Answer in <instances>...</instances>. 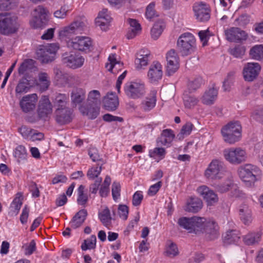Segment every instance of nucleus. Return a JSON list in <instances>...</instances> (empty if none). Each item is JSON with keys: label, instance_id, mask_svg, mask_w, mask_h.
<instances>
[{"label": "nucleus", "instance_id": "c9c22d12", "mask_svg": "<svg viewBox=\"0 0 263 263\" xmlns=\"http://www.w3.org/2000/svg\"><path fill=\"white\" fill-rule=\"evenodd\" d=\"M261 236L259 232H251L243 236V241L247 245L258 243L260 240Z\"/></svg>", "mask_w": 263, "mask_h": 263}, {"label": "nucleus", "instance_id": "a18cd8bd", "mask_svg": "<svg viewBox=\"0 0 263 263\" xmlns=\"http://www.w3.org/2000/svg\"><path fill=\"white\" fill-rule=\"evenodd\" d=\"M14 155L17 158L18 162L26 160L27 154L25 146L21 145L17 146L15 149Z\"/></svg>", "mask_w": 263, "mask_h": 263}, {"label": "nucleus", "instance_id": "58836bf2", "mask_svg": "<svg viewBox=\"0 0 263 263\" xmlns=\"http://www.w3.org/2000/svg\"><path fill=\"white\" fill-rule=\"evenodd\" d=\"M35 61L32 59H26L21 64L18 72L20 75L24 74L26 72L32 70L34 66Z\"/></svg>", "mask_w": 263, "mask_h": 263}, {"label": "nucleus", "instance_id": "5701e85b", "mask_svg": "<svg viewBox=\"0 0 263 263\" xmlns=\"http://www.w3.org/2000/svg\"><path fill=\"white\" fill-rule=\"evenodd\" d=\"M103 106L108 111H114L119 105L117 96L112 92L108 93L103 100Z\"/></svg>", "mask_w": 263, "mask_h": 263}, {"label": "nucleus", "instance_id": "f8f14e48", "mask_svg": "<svg viewBox=\"0 0 263 263\" xmlns=\"http://www.w3.org/2000/svg\"><path fill=\"white\" fill-rule=\"evenodd\" d=\"M261 67L260 65L256 62L247 63L243 69V76L245 80L248 82H252L258 77Z\"/></svg>", "mask_w": 263, "mask_h": 263}, {"label": "nucleus", "instance_id": "f257e3e1", "mask_svg": "<svg viewBox=\"0 0 263 263\" xmlns=\"http://www.w3.org/2000/svg\"><path fill=\"white\" fill-rule=\"evenodd\" d=\"M178 224L189 233L196 235L204 233L205 238L208 241L214 240L220 236L217 223L213 221H207L204 217H180L178 220Z\"/></svg>", "mask_w": 263, "mask_h": 263}, {"label": "nucleus", "instance_id": "a19ab883", "mask_svg": "<svg viewBox=\"0 0 263 263\" xmlns=\"http://www.w3.org/2000/svg\"><path fill=\"white\" fill-rule=\"evenodd\" d=\"M22 200L23 195L22 193H18L16 194L15 198L14 199L13 201L11 203L10 206L11 211L12 212L15 213V214H17L18 213L22 205Z\"/></svg>", "mask_w": 263, "mask_h": 263}, {"label": "nucleus", "instance_id": "e2e57ef3", "mask_svg": "<svg viewBox=\"0 0 263 263\" xmlns=\"http://www.w3.org/2000/svg\"><path fill=\"white\" fill-rule=\"evenodd\" d=\"M108 61L110 63L106 64V67H108V70L109 71H112V69L115 67L117 65L120 64L119 62L117 61L115 54L110 55L108 57Z\"/></svg>", "mask_w": 263, "mask_h": 263}, {"label": "nucleus", "instance_id": "09e8293b", "mask_svg": "<svg viewBox=\"0 0 263 263\" xmlns=\"http://www.w3.org/2000/svg\"><path fill=\"white\" fill-rule=\"evenodd\" d=\"M99 217L104 226L109 225L111 219L109 210L107 208L103 210L102 213L99 214Z\"/></svg>", "mask_w": 263, "mask_h": 263}, {"label": "nucleus", "instance_id": "e433bc0d", "mask_svg": "<svg viewBox=\"0 0 263 263\" xmlns=\"http://www.w3.org/2000/svg\"><path fill=\"white\" fill-rule=\"evenodd\" d=\"M50 84L49 77L47 73L41 72L39 74L38 86L42 91L47 90Z\"/></svg>", "mask_w": 263, "mask_h": 263}, {"label": "nucleus", "instance_id": "c756f323", "mask_svg": "<svg viewBox=\"0 0 263 263\" xmlns=\"http://www.w3.org/2000/svg\"><path fill=\"white\" fill-rule=\"evenodd\" d=\"M79 109L83 115L88 116L90 119L96 118L100 113V107L96 104L91 106L89 108L82 106Z\"/></svg>", "mask_w": 263, "mask_h": 263}, {"label": "nucleus", "instance_id": "7ed1b4c3", "mask_svg": "<svg viewBox=\"0 0 263 263\" xmlns=\"http://www.w3.org/2000/svg\"><path fill=\"white\" fill-rule=\"evenodd\" d=\"M238 174L246 186H252L260 178L261 171L257 166L247 164L239 168Z\"/></svg>", "mask_w": 263, "mask_h": 263}, {"label": "nucleus", "instance_id": "c03bdc74", "mask_svg": "<svg viewBox=\"0 0 263 263\" xmlns=\"http://www.w3.org/2000/svg\"><path fill=\"white\" fill-rule=\"evenodd\" d=\"M178 254L179 251L177 245L174 242H167L164 252L165 255L170 257H173L177 256Z\"/></svg>", "mask_w": 263, "mask_h": 263}, {"label": "nucleus", "instance_id": "72a5a7b5", "mask_svg": "<svg viewBox=\"0 0 263 263\" xmlns=\"http://www.w3.org/2000/svg\"><path fill=\"white\" fill-rule=\"evenodd\" d=\"M249 55L254 60H263V45H256L252 47L249 51Z\"/></svg>", "mask_w": 263, "mask_h": 263}, {"label": "nucleus", "instance_id": "1a4fd4ad", "mask_svg": "<svg viewBox=\"0 0 263 263\" xmlns=\"http://www.w3.org/2000/svg\"><path fill=\"white\" fill-rule=\"evenodd\" d=\"M48 21L46 9L39 6L33 11V17L30 21V25L34 29L42 28L47 24Z\"/></svg>", "mask_w": 263, "mask_h": 263}, {"label": "nucleus", "instance_id": "864d4df0", "mask_svg": "<svg viewBox=\"0 0 263 263\" xmlns=\"http://www.w3.org/2000/svg\"><path fill=\"white\" fill-rule=\"evenodd\" d=\"M88 155L93 162H102V163L100 164V165H102L103 164L106 163V161H104L100 157L98 153V150L95 148L89 149L88 151Z\"/></svg>", "mask_w": 263, "mask_h": 263}, {"label": "nucleus", "instance_id": "aec40b11", "mask_svg": "<svg viewBox=\"0 0 263 263\" xmlns=\"http://www.w3.org/2000/svg\"><path fill=\"white\" fill-rule=\"evenodd\" d=\"M52 112V105L48 96H44L41 98L37 112L40 118L45 119Z\"/></svg>", "mask_w": 263, "mask_h": 263}, {"label": "nucleus", "instance_id": "0e129e2a", "mask_svg": "<svg viewBox=\"0 0 263 263\" xmlns=\"http://www.w3.org/2000/svg\"><path fill=\"white\" fill-rule=\"evenodd\" d=\"M198 35L201 41L202 42L203 46H205L207 44L209 38L210 31L208 29L200 31Z\"/></svg>", "mask_w": 263, "mask_h": 263}, {"label": "nucleus", "instance_id": "6e6d98bb", "mask_svg": "<svg viewBox=\"0 0 263 263\" xmlns=\"http://www.w3.org/2000/svg\"><path fill=\"white\" fill-rule=\"evenodd\" d=\"M246 49L245 47L238 45L233 49H231L230 53L235 58H241L245 53Z\"/></svg>", "mask_w": 263, "mask_h": 263}, {"label": "nucleus", "instance_id": "bf43d9fd", "mask_svg": "<svg viewBox=\"0 0 263 263\" xmlns=\"http://www.w3.org/2000/svg\"><path fill=\"white\" fill-rule=\"evenodd\" d=\"M233 186V184L229 181L227 183L216 185L215 186V189L217 192L220 193H223L228 192Z\"/></svg>", "mask_w": 263, "mask_h": 263}, {"label": "nucleus", "instance_id": "2f4dec72", "mask_svg": "<svg viewBox=\"0 0 263 263\" xmlns=\"http://www.w3.org/2000/svg\"><path fill=\"white\" fill-rule=\"evenodd\" d=\"M239 216L241 220L245 224H249L252 221L251 211L248 205H241L239 209Z\"/></svg>", "mask_w": 263, "mask_h": 263}, {"label": "nucleus", "instance_id": "423d86ee", "mask_svg": "<svg viewBox=\"0 0 263 263\" xmlns=\"http://www.w3.org/2000/svg\"><path fill=\"white\" fill-rule=\"evenodd\" d=\"M59 48L57 44H50L39 46L36 51L37 59L42 63H47L54 60L55 53Z\"/></svg>", "mask_w": 263, "mask_h": 263}, {"label": "nucleus", "instance_id": "de8ad7c7", "mask_svg": "<svg viewBox=\"0 0 263 263\" xmlns=\"http://www.w3.org/2000/svg\"><path fill=\"white\" fill-rule=\"evenodd\" d=\"M96 237L95 235H92L89 239L84 240V242L81 245V249L83 251L87 249H92L96 248Z\"/></svg>", "mask_w": 263, "mask_h": 263}, {"label": "nucleus", "instance_id": "4be33fe9", "mask_svg": "<svg viewBox=\"0 0 263 263\" xmlns=\"http://www.w3.org/2000/svg\"><path fill=\"white\" fill-rule=\"evenodd\" d=\"M196 19L200 22H206L210 18V10L205 4H197L193 8Z\"/></svg>", "mask_w": 263, "mask_h": 263}, {"label": "nucleus", "instance_id": "cd10ccee", "mask_svg": "<svg viewBox=\"0 0 263 263\" xmlns=\"http://www.w3.org/2000/svg\"><path fill=\"white\" fill-rule=\"evenodd\" d=\"M218 90L214 88H211L205 91L201 98L202 102L205 105L213 104L217 98Z\"/></svg>", "mask_w": 263, "mask_h": 263}, {"label": "nucleus", "instance_id": "39448f33", "mask_svg": "<svg viewBox=\"0 0 263 263\" xmlns=\"http://www.w3.org/2000/svg\"><path fill=\"white\" fill-rule=\"evenodd\" d=\"M221 132L225 142L234 144L241 137V126L238 121L231 122L221 128Z\"/></svg>", "mask_w": 263, "mask_h": 263}, {"label": "nucleus", "instance_id": "2eb2a0df", "mask_svg": "<svg viewBox=\"0 0 263 263\" xmlns=\"http://www.w3.org/2000/svg\"><path fill=\"white\" fill-rule=\"evenodd\" d=\"M147 76L148 81L151 83H157L162 79L163 76L161 64L158 61L153 62L149 66Z\"/></svg>", "mask_w": 263, "mask_h": 263}, {"label": "nucleus", "instance_id": "20e7f679", "mask_svg": "<svg viewBox=\"0 0 263 263\" xmlns=\"http://www.w3.org/2000/svg\"><path fill=\"white\" fill-rule=\"evenodd\" d=\"M19 28L17 17L10 13H0V33L9 35L16 32Z\"/></svg>", "mask_w": 263, "mask_h": 263}, {"label": "nucleus", "instance_id": "69168bd1", "mask_svg": "<svg viewBox=\"0 0 263 263\" xmlns=\"http://www.w3.org/2000/svg\"><path fill=\"white\" fill-rule=\"evenodd\" d=\"M143 198L142 192L141 191H137L133 196L132 202L134 206L139 205Z\"/></svg>", "mask_w": 263, "mask_h": 263}, {"label": "nucleus", "instance_id": "4d7b16f0", "mask_svg": "<svg viewBox=\"0 0 263 263\" xmlns=\"http://www.w3.org/2000/svg\"><path fill=\"white\" fill-rule=\"evenodd\" d=\"M68 11L66 6H62L59 9L54 12L53 15L57 18L64 19L67 16Z\"/></svg>", "mask_w": 263, "mask_h": 263}, {"label": "nucleus", "instance_id": "4c0bfd02", "mask_svg": "<svg viewBox=\"0 0 263 263\" xmlns=\"http://www.w3.org/2000/svg\"><path fill=\"white\" fill-rule=\"evenodd\" d=\"M165 27V25L163 21L159 20L157 21L151 30L152 37L154 40H157L161 34Z\"/></svg>", "mask_w": 263, "mask_h": 263}, {"label": "nucleus", "instance_id": "338daca9", "mask_svg": "<svg viewBox=\"0 0 263 263\" xmlns=\"http://www.w3.org/2000/svg\"><path fill=\"white\" fill-rule=\"evenodd\" d=\"M119 214L123 220H126L128 214V208L126 205H119L118 207Z\"/></svg>", "mask_w": 263, "mask_h": 263}, {"label": "nucleus", "instance_id": "473e14b6", "mask_svg": "<svg viewBox=\"0 0 263 263\" xmlns=\"http://www.w3.org/2000/svg\"><path fill=\"white\" fill-rule=\"evenodd\" d=\"M149 53H145L144 50H141L137 54V57L135 59L136 67L138 69L142 68L148 64Z\"/></svg>", "mask_w": 263, "mask_h": 263}, {"label": "nucleus", "instance_id": "ddd939ff", "mask_svg": "<svg viewBox=\"0 0 263 263\" xmlns=\"http://www.w3.org/2000/svg\"><path fill=\"white\" fill-rule=\"evenodd\" d=\"M86 26L84 23L80 21H75L69 26L62 28L59 32V35L61 37H69L72 34L81 33Z\"/></svg>", "mask_w": 263, "mask_h": 263}, {"label": "nucleus", "instance_id": "680f3d73", "mask_svg": "<svg viewBox=\"0 0 263 263\" xmlns=\"http://www.w3.org/2000/svg\"><path fill=\"white\" fill-rule=\"evenodd\" d=\"M100 97V93L98 90H93L89 92L88 96V101L90 104L91 103L96 104L97 100Z\"/></svg>", "mask_w": 263, "mask_h": 263}, {"label": "nucleus", "instance_id": "774afa93", "mask_svg": "<svg viewBox=\"0 0 263 263\" xmlns=\"http://www.w3.org/2000/svg\"><path fill=\"white\" fill-rule=\"evenodd\" d=\"M235 21L240 26H245L247 25L250 22L249 16L247 14H242L239 16Z\"/></svg>", "mask_w": 263, "mask_h": 263}, {"label": "nucleus", "instance_id": "6ab92c4d", "mask_svg": "<svg viewBox=\"0 0 263 263\" xmlns=\"http://www.w3.org/2000/svg\"><path fill=\"white\" fill-rule=\"evenodd\" d=\"M37 101L36 94L32 93L22 98L20 102V106L24 112H28L35 108Z\"/></svg>", "mask_w": 263, "mask_h": 263}, {"label": "nucleus", "instance_id": "dca6fc26", "mask_svg": "<svg viewBox=\"0 0 263 263\" xmlns=\"http://www.w3.org/2000/svg\"><path fill=\"white\" fill-rule=\"evenodd\" d=\"M223 168V163L218 160H213L205 171V176L211 179L219 178V174Z\"/></svg>", "mask_w": 263, "mask_h": 263}, {"label": "nucleus", "instance_id": "79ce46f5", "mask_svg": "<svg viewBox=\"0 0 263 263\" xmlns=\"http://www.w3.org/2000/svg\"><path fill=\"white\" fill-rule=\"evenodd\" d=\"M156 92L153 91L151 98H146L142 102V107L145 111H149L155 106L156 102Z\"/></svg>", "mask_w": 263, "mask_h": 263}, {"label": "nucleus", "instance_id": "a211bd4d", "mask_svg": "<svg viewBox=\"0 0 263 263\" xmlns=\"http://www.w3.org/2000/svg\"><path fill=\"white\" fill-rule=\"evenodd\" d=\"M57 122L63 125L70 123L72 120V111L68 108H57L54 112Z\"/></svg>", "mask_w": 263, "mask_h": 263}, {"label": "nucleus", "instance_id": "4468645a", "mask_svg": "<svg viewBox=\"0 0 263 263\" xmlns=\"http://www.w3.org/2000/svg\"><path fill=\"white\" fill-rule=\"evenodd\" d=\"M166 58L167 61L166 73L170 76L179 69V58L174 49H171L167 53Z\"/></svg>", "mask_w": 263, "mask_h": 263}, {"label": "nucleus", "instance_id": "49530a36", "mask_svg": "<svg viewBox=\"0 0 263 263\" xmlns=\"http://www.w3.org/2000/svg\"><path fill=\"white\" fill-rule=\"evenodd\" d=\"M194 127L193 124L191 122H187L183 125L180 133L177 135L179 139H182L185 136H189Z\"/></svg>", "mask_w": 263, "mask_h": 263}, {"label": "nucleus", "instance_id": "8fccbe9b", "mask_svg": "<svg viewBox=\"0 0 263 263\" xmlns=\"http://www.w3.org/2000/svg\"><path fill=\"white\" fill-rule=\"evenodd\" d=\"M235 72L231 71L228 73L226 78L223 82V88L224 91H230L233 84Z\"/></svg>", "mask_w": 263, "mask_h": 263}, {"label": "nucleus", "instance_id": "7c9ffc66", "mask_svg": "<svg viewBox=\"0 0 263 263\" xmlns=\"http://www.w3.org/2000/svg\"><path fill=\"white\" fill-rule=\"evenodd\" d=\"M85 98V93L81 88H76L72 90L71 94V103L72 106H76L81 103Z\"/></svg>", "mask_w": 263, "mask_h": 263}, {"label": "nucleus", "instance_id": "0eeeda50", "mask_svg": "<svg viewBox=\"0 0 263 263\" xmlns=\"http://www.w3.org/2000/svg\"><path fill=\"white\" fill-rule=\"evenodd\" d=\"M223 155L229 163L237 165L245 162L247 158L245 149L240 147H231L223 150Z\"/></svg>", "mask_w": 263, "mask_h": 263}, {"label": "nucleus", "instance_id": "5fc2aeb1", "mask_svg": "<svg viewBox=\"0 0 263 263\" xmlns=\"http://www.w3.org/2000/svg\"><path fill=\"white\" fill-rule=\"evenodd\" d=\"M155 5V3L152 2L146 7L145 16L149 21H151L153 18L158 16L154 10Z\"/></svg>", "mask_w": 263, "mask_h": 263}, {"label": "nucleus", "instance_id": "9d476101", "mask_svg": "<svg viewBox=\"0 0 263 263\" xmlns=\"http://www.w3.org/2000/svg\"><path fill=\"white\" fill-rule=\"evenodd\" d=\"M124 90L128 98L133 99L140 98L145 93L144 84L135 82L127 83L124 86Z\"/></svg>", "mask_w": 263, "mask_h": 263}, {"label": "nucleus", "instance_id": "bb28decb", "mask_svg": "<svg viewBox=\"0 0 263 263\" xmlns=\"http://www.w3.org/2000/svg\"><path fill=\"white\" fill-rule=\"evenodd\" d=\"M69 95L65 93H56L53 99V103L57 108H68Z\"/></svg>", "mask_w": 263, "mask_h": 263}, {"label": "nucleus", "instance_id": "f704fd0d", "mask_svg": "<svg viewBox=\"0 0 263 263\" xmlns=\"http://www.w3.org/2000/svg\"><path fill=\"white\" fill-rule=\"evenodd\" d=\"M222 239L224 243L229 245L237 241L239 236L236 230H232L227 231L223 235Z\"/></svg>", "mask_w": 263, "mask_h": 263}, {"label": "nucleus", "instance_id": "b1692460", "mask_svg": "<svg viewBox=\"0 0 263 263\" xmlns=\"http://www.w3.org/2000/svg\"><path fill=\"white\" fill-rule=\"evenodd\" d=\"M107 12V9H103L98 14V17L95 20V23L97 26H99L102 30H106L108 28L109 23L111 21V17L109 14L103 15V13Z\"/></svg>", "mask_w": 263, "mask_h": 263}, {"label": "nucleus", "instance_id": "a878e982", "mask_svg": "<svg viewBox=\"0 0 263 263\" xmlns=\"http://www.w3.org/2000/svg\"><path fill=\"white\" fill-rule=\"evenodd\" d=\"M202 207L201 200L197 197H191L187 202L185 210L188 212L197 213Z\"/></svg>", "mask_w": 263, "mask_h": 263}, {"label": "nucleus", "instance_id": "f03ea898", "mask_svg": "<svg viewBox=\"0 0 263 263\" xmlns=\"http://www.w3.org/2000/svg\"><path fill=\"white\" fill-rule=\"evenodd\" d=\"M177 48L178 52L182 57L192 54L196 49L195 37L189 32L182 34L177 40Z\"/></svg>", "mask_w": 263, "mask_h": 263}, {"label": "nucleus", "instance_id": "9b49d317", "mask_svg": "<svg viewBox=\"0 0 263 263\" xmlns=\"http://www.w3.org/2000/svg\"><path fill=\"white\" fill-rule=\"evenodd\" d=\"M62 60L67 66L73 69L81 67L84 62V58L73 51L64 53L62 54Z\"/></svg>", "mask_w": 263, "mask_h": 263}, {"label": "nucleus", "instance_id": "f3484780", "mask_svg": "<svg viewBox=\"0 0 263 263\" xmlns=\"http://www.w3.org/2000/svg\"><path fill=\"white\" fill-rule=\"evenodd\" d=\"M225 35L227 40L230 42H238L245 40L247 34L243 30L238 27H231L225 30Z\"/></svg>", "mask_w": 263, "mask_h": 263}, {"label": "nucleus", "instance_id": "37998d69", "mask_svg": "<svg viewBox=\"0 0 263 263\" xmlns=\"http://www.w3.org/2000/svg\"><path fill=\"white\" fill-rule=\"evenodd\" d=\"M85 186L83 185H80L78 189V196L77 200L79 205L85 206L88 200V195L84 193Z\"/></svg>", "mask_w": 263, "mask_h": 263}, {"label": "nucleus", "instance_id": "603ef678", "mask_svg": "<svg viewBox=\"0 0 263 263\" xmlns=\"http://www.w3.org/2000/svg\"><path fill=\"white\" fill-rule=\"evenodd\" d=\"M102 169V165L92 167L88 170L87 176L89 179H97L99 178L98 176L100 174Z\"/></svg>", "mask_w": 263, "mask_h": 263}, {"label": "nucleus", "instance_id": "412c9836", "mask_svg": "<svg viewBox=\"0 0 263 263\" xmlns=\"http://www.w3.org/2000/svg\"><path fill=\"white\" fill-rule=\"evenodd\" d=\"M197 191L206 201L208 205H213L218 201V197L217 194L206 186L199 187Z\"/></svg>", "mask_w": 263, "mask_h": 263}, {"label": "nucleus", "instance_id": "13d9d810", "mask_svg": "<svg viewBox=\"0 0 263 263\" xmlns=\"http://www.w3.org/2000/svg\"><path fill=\"white\" fill-rule=\"evenodd\" d=\"M18 132L25 139H29L34 129L23 125L18 129Z\"/></svg>", "mask_w": 263, "mask_h": 263}, {"label": "nucleus", "instance_id": "3c124183", "mask_svg": "<svg viewBox=\"0 0 263 263\" xmlns=\"http://www.w3.org/2000/svg\"><path fill=\"white\" fill-rule=\"evenodd\" d=\"M203 84V80L200 77L195 78L193 80L190 81L188 84L189 90L191 91L196 90Z\"/></svg>", "mask_w": 263, "mask_h": 263}, {"label": "nucleus", "instance_id": "393cba45", "mask_svg": "<svg viewBox=\"0 0 263 263\" xmlns=\"http://www.w3.org/2000/svg\"><path fill=\"white\" fill-rule=\"evenodd\" d=\"M87 216V212L85 209H82L78 212L70 222L71 228L76 229L80 227L85 221Z\"/></svg>", "mask_w": 263, "mask_h": 263}, {"label": "nucleus", "instance_id": "6e6552de", "mask_svg": "<svg viewBox=\"0 0 263 263\" xmlns=\"http://www.w3.org/2000/svg\"><path fill=\"white\" fill-rule=\"evenodd\" d=\"M67 46L73 49L84 53H89L93 50L92 41L87 36H77L67 42Z\"/></svg>", "mask_w": 263, "mask_h": 263}, {"label": "nucleus", "instance_id": "c85d7f7f", "mask_svg": "<svg viewBox=\"0 0 263 263\" xmlns=\"http://www.w3.org/2000/svg\"><path fill=\"white\" fill-rule=\"evenodd\" d=\"M183 100L185 107L189 109L193 108L199 102L198 99L189 91L184 92Z\"/></svg>", "mask_w": 263, "mask_h": 263}, {"label": "nucleus", "instance_id": "052dcab7", "mask_svg": "<svg viewBox=\"0 0 263 263\" xmlns=\"http://www.w3.org/2000/svg\"><path fill=\"white\" fill-rule=\"evenodd\" d=\"M121 185L119 182H114L112 184V195L114 199L116 200L120 196Z\"/></svg>", "mask_w": 263, "mask_h": 263}, {"label": "nucleus", "instance_id": "ea45409f", "mask_svg": "<svg viewBox=\"0 0 263 263\" xmlns=\"http://www.w3.org/2000/svg\"><path fill=\"white\" fill-rule=\"evenodd\" d=\"M31 87L29 81L26 78L22 79L15 88L16 94H21L28 92Z\"/></svg>", "mask_w": 263, "mask_h": 263}]
</instances>
